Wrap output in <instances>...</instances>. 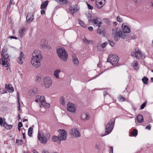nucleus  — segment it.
Masks as SVG:
<instances>
[{"label":"nucleus","mask_w":153,"mask_h":153,"mask_svg":"<svg viewBox=\"0 0 153 153\" xmlns=\"http://www.w3.org/2000/svg\"><path fill=\"white\" fill-rule=\"evenodd\" d=\"M52 140L53 141L56 142L59 141V143H60L61 141H62L60 140V139L58 135V136L53 135V137H52Z\"/></svg>","instance_id":"412c9836"},{"label":"nucleus","mask_w":153,"mask_h":153,"mask_svg":"<svg viewBox=\"0 0 153 153\" xmlns=\"http://www.w3.org/2000/svg\"><path fill=\"white\" fill-rule=\"evenodd\" d=\"M26 57L25 55L22 51L21 52L19 56L17 59V62L19 64H22L23 63V60H24Z\"/></svg>","instance_id":"ddd939ff"},{"label":"nucleus","mask_w":153,"mask_h":153,"mask_svg":"<svg viewBox=\"0 0 153 153\" xmlns=\"http://www.w3.org/2000/svg\"><path fill=\"white\" fill-rule=\"evenodd\" d=\"M113 24L114 25L116 26L117 25V23L116 22H114Z\"/></svg>","instance_id":"774afa93"},{"label":"nucleus","mask_w":153,"mask_h":153,"mask_svg":"<svg viewBox=\"0 0 153 153\" xmlns=\"http://www.w3.org/2000/svg\"><path fill=\"white\" fill-rule=\"evenodd\" d=\"M9 38L10 39H18L16 37L14 36H10L9 37Z\"/></svg>","instance_id":"5fc2aeb1"},{"label":"nucleus","mask_w":153,"mask_h":153,"mask_svg":"<svg viewBox=\"0 0 153 153\" xmlns=\"http://www.w3.org/2000/svg\"><path fill=\"white\" fill-rule=\"evenodd\" d=\"M117 20L118 22H123V19L119 16H117Z\"/></svg>","instance_id":"a19ab883"},{"label":"nucleus","mask_w":153,"mask_h":153,"mask_svg":"<svg viewBox=\"0 0 153 153\" xmlns=\"http://www.w3.org/2000/svg\"><path fill=\"white\" fill-rule=\"evenodd\" d=\"M37 89L36 88H34L33 89L30 90L29 92V94L30 96H34L37 94Z\"/></svg>","instance_id":"f3484780"},{"label":"nucleus","mask_w":153,"mask_h":153,"mask_svg":"<svg viewBox=\"0 0 153 153\" xmlns=\"http://www.w3.org/2000/svg\"><path fill=\"white\" fill-rule=\"evenodd\" d=\"M42 153H49L48 150H43L42 152Z\"/></svg>","instance_id":"6e6d98bb"},{"label":"nucleus","mask_w":153,"mask_h":153,"mask_svg":"<svg viewBox=\"0 0 153 153\" xmlns=\"http://www.w3.org/2000/svg\"><path fill=\"white\" fill-rule=\"evenodd\" d=\"M25 29V28H23L20 29L19 30V34L21 38L22 37L24 36Z\"/></svg>","instance_id":"c756f323"},{"label":"nucleus","mask_w":153,"mask_h":153,"mask_svg":"<svg viewBox=\"0 0 153 153\" xmlns=\"http://www.w3.org/2000/svg\"><path fill=\"white\" fill-rule=\"evenodd\" d=\"M34 14L32 12H30L28 13L26 16V20L30 22H31L33 20Z\"/></svg>","instance_id":"4468645a"},{"label":"nucleus","mask_w":153,"mask_h":153,"mask_svg":"<svg viewBox=\"0 0 153 153\" xmlns=\"http://www.w3.org/2000/svg\"><path fill=\"white\" fill-rule=\"evenodd\" d=\"M13 0H10L9 3V5H7V9L6 10V13H7L9 11L11 7V5H14L15 3L13 2Z\"/></svg>","instance_id":"5701e85b"},{"label":"nucleus","mask_w":153,"mask_h":153,"mask_svg":"<svg viewBox=\"0 0 153 153\" xmlns=\"http://www.w3.org/2000/svg\"><path fill=\"white\" fill-rule=\"evenodd\" d=\"M43 82L46 88H49L52 84L51 79L48 77H45L44 78Z\"/></svg>","instance_id":"9b49d317"},{"label":"nucleus","mask_w":153,"mask_h":153,"mask_svg":"<svg viewBox=\"0 0 153 153\" xmlns=\"http://www.w3.org/2000/svg\"><path fill=\"white\" fill-rule=\"evenodd\" d=\"M138 65V64L137 62L136 61H134V64L133 66V68L136 70H137L139 68Z\"/></svg>","instance_id":"473e14b6"},{"label":"nucleus","mask_w":153,"mask_h":153,"mask_svg":"<svg viewBox=\"0 0 153 153\" xmlns=\"http://www.w3.org/2000/svg\"><path fill=\"white\" fill-rule=\"evenodd\" d=\"M31 61V64L35 68H37L40 66V61L42 58L41 52L35 50L32 53Z\"/></svg>","instance_id":"f03ea898"},{"label":"nucleus","mask_w":153,"mask_h":153,"mask_svg":"<svg viewBox=\"0 0 153 153\" xmlns=\"http://www.w3.org/2000/svg\"><path fill=\"white\" fill-rule=\"evenodd\" d=\"M107 43L106 42H104L102 43L101 45V47H102L103 48H105V46L107 45Z\"/></svg>","instance_id":"de8ad7c7"},{"label":"nucleus","mask_w":153,"mask_h":153,"mask_svg":"<svg viewBox=\"0 0 153 153\" xmlns=\"http://www.w3.org/2000/svg\"><path fill=\"white\" fill-rule=\"evenodd\" d=\"M89 22H91L93 23L94 25L98 26L99 27H100L102 23L101 22L98 21V18H97L94 20L91 19L89 20Z\"/></svg>","instance_id":"2eb2a0df"},{"label":"nucleus","mask_w":153,"mask_h":153,"mask_svg":"<svg viewBox=\"0 0 153 153\" xmlns=\"http://www.w3.org/2000/svg\"><path fill=\"white\" fill-rule=\"evenodd\" d=\"M103 20L104 22L106 23H108L109 22V20L108 19H104Z\"/></svg>","instance_id":"864d4df0"},{"label":"nucleus","mask_w":153,"mask_h":153,"mask_svg":"<svg viewBox=\"0 0 153 153\" xmlns=\"http://www.w3.org/2000/svg\"><path fill=\"white\" fill-rule=\"evenodd\" d=\"M86 4L88 9L90 10H92L93 9V7L91 6L89 4H88V2H86Z\"/></svg>","instance_id":"c03bdc74"},{"label":"nucleus","mask_w":153,"mask_h":153,"mask_svg":"<svg viewBox=\"0 0 153 153\" xmlns=\"http://www.w3.org/2000/svg\"><path fill=\"white\" fill-rule=\"evenodd\" d=\"M119 98L120 100L122 101H124L125 100V98L121 95L119 96Z\"/></svg>","instance_id":"49530a36"},{"label":"nucleus","mask_w":153,"mask_h":153,"mask_svg":"<svg viewBox=\"0 0 153 153\" xmlns=\"http://www.w3.org/2000/svg\"><path fill=\"white\" fill-rule=\"evenodd\" d=\"M2 91H1V93L2 94H4L6 93V91L4 90L3 89H2Z\"/></svg>","instance_id":"e2e57ef3"},{"label":"nucleus","mask_w":153,"mask_h":153,"mask_svg":"<svg viewBox=\"0 0 153 153\" xmlns=\"http://www.w3.org/2000/svg\"><path fill=\"white\" fill-rule=\"evenodd\" d=\"M88 30L90 31H92L93 30V28L92 26H90L88 28Z\"/></svg>","instance_id":"4d7b16f0"},{"label":"nucleus","mask_w":153,"mask_h":153,"mask_svg":"<svg viewBox=\"0 0 153 153\" xmlns=\"http://www.w3.org/2000/svg\"><path fill=\"white\" fill-rule=\"evenodd\" d=\"M32 152L33 153H38V152L35 149H33V150Z\"/></svg>","instance_id":"680f3d73"},{"label":"nucleus","mask_w":153,"mask_h":153,"mask_svg":"<svg viewBox=\"0 0 153 153\" xmlns=\"http://www.w3.org/2000/svg\"><path fill=\"white\" fill-rule=\"evenodd\" d=\"M72 61L73 62V63L75 65H78L79 63V61L77 58L74 55H72Z\"/></svg>","instance_id":"6ab92c4d"},{"label":"nucleus","mask_w":153,"mask_h":153,"mask_svg":"<svg viewBox=\"0 0 153 153\" xmlns=\"http://www.w3.org/2000/svg\"><path fill=\"white\" fill-rule=\"evenodd\" d=\"M70 132L72 135L74 136L75 138H78L81 136V134L80 131L78 129L75 128L71 129Z\"/></svg>","instance_id":"f8f14e48"},{"label":"nucleus","mask_w":153,"mask_h":153,"mask_svg":"<svg viewBox=\"0 0 153 153\" xmlns=\"http://www.w3.org/2000/svg\"><path fill=\"white\" fill-rule=\"evenodd\" d=\"M122 28L123 33L118 28L116 29L114 37V39L115 41H117L120 38L126 39L129 37V36L128 33L131 32L130 28L127 26L124 25V24L122 25Z\"/></svg>","instance_id":"f257e3e1"},{"label":"nucleus","mask_w":153,"mask_h":153,"mask_svg":"<svg viewBox=\"0 0 153 153\" xmlns=\"http://www.w3.org/2000/svg\"><path fill=\"white\" fill-rule=\"evenodd\" d=\"M78 22L79 23L80 25L82 27L85 28H87V26L85 24V23L81 20L80 19H79L78 20Z\"/></svg>","instance_id":"cd10ccee"},{"label":"nucleus","mask_w":153,"mask_h":153,"mask_svg":"<svg viewBox=\"0 0 153 153\" xmlns=\"http://www.w3.org/2000/svg\"><path fill=\"white\" fill-rule=\"evenodd\" d=\"M5 88H6L9 92L12 93L14 91V88L10 84L5 85Z\"/></svg>","instance_id":"aec40b11"},{"label":"nucleus","mask_w":153,"mask_h":153,"mask_svg":"<svg viewBox=\"0 0 153 153\" xmlns=\"http://www.w3.org/2000/svg\"><path fill=\"white\" fill-rule=\"evenodd\" d=\"M65 99L64 97L63 96L61 97L60 99V102L61 104L63 105H65Z\"/></svg>","instance_id":"72a5a7b5"},{"label":"nucleus","mask_w":153,"mask_h":153,"mask_svg":"<svg viewBox=\"0 0 153 153\" xmlns=\"http://www.w3.org/2000/svg\"><path fill=\"white\" fill-rule=\"evenodd\" d=\"M97 33L101 36H105V31L103 28H99L97 30Z\"/></svg>","instance_id":"4be33fe9"},{"label":"nucleus","mask_w":153,"mask_h":153,"mask_svg":"<svg viewBox=\"0 0 153 153\" xmlns=\"http://www.w3.org/2000/svg\"><path fill=\"white\" fill-rule=\"evenodd\" d=\"M86 15H87V16L88 17H90V18L91 17V14H90V13H88Z\"/></svg>","instance_id":"052dcab7"},{"label":"nucleus","mask_w":153,"mask_h":153,"mask_svg":"<svg viewBox=\"0 0 153 153\" xmlns=\"http://www.w3.org/2000/svg\"><path fill=\"white\" fill-rule=\"evenodd\" d=\"M41 13L42 15H44L45 14V11L44 10H43L41 11Z\"/></svg>","instance_id":"bf43d9fd"},{"label":"nucleus","mask_w":153,"mask_h":153,"mask_svg":"<svg viewBox=\"0 0 153 153\" xmlns=\"http://www.w3.org/2000/svg\"><path fill=\"white\" fill-rule=\"evenodd\" d=\"M60 71V69H58L55 70L54 73V76L56 78L58 79L59 78V74Z\"/></svg>","instance_id":"bb28decb"},{"label":"nucleus","mask_w":153,"mask_h":153,"mask_svg":"<svg viewBox=\"0 0 153 153\" xmlns=\"http://www.w3.org/2000/svg\"><path fill=\"white\" fill-rule=\"evenodd\" d=\"M151 126L149 124L146 127V129H148L149 130H150L151 128Z\"/></svg>","instance_id":"8fccbe9b"},{"label":"nucleus","mask_w":153,"mask_h":153,"mask_svg":"<svg viewBox=\"0 0 153 153\" xmlns=\"http://www.w3.org/2000/svg\"><path fill=\"white\" fill-rule=\"evenodd\" d=\"M115 118L111 119L107 125L105 126V133L101 135L103 137L110 134L112 131L114 124Z\"/></svg>","instance_id":"39448f33"},{"label":"nucleus","mask_w":153,"mask_h":153,"mask_svg":"<svg viewBox=\"0 0 153 153\" xmlns=\"http://www.w3.org/2000/svg\"><path fill=\"white\" fill-rule=\"evenodd\" d=\"M137 4L138 3V1L137 0H133Z\"/></svg>","instance_id":"0e129e2a"},{"label":"nucleus","mask_w":153,"mask_h":153,"mask_svg":"<svg viewBox=\"0 0 153 153\" xmlns=\"http://www.w3.org/2000/svg\"><path fill=\"white\" fill-rule=\"evenodd\" d=\"M119 58L116 55H110L109 56L107 62H110L112 65L114 66H118Z\"/></svg>","instance_id":"6e6552de"},{"label":"nucleus","mask_w":153,"mask_h":153,"mask_svg":"<svg viewBox=\"0 0 153 153\" xmlns=\"http://www.w3.org/2000/svg\"><path fill=\"white\" fill-rule=\"evenodd\" d=\"M33 128L31 127H30L28 130V134L30 137L32 136Z\"/></svg>","instance_id":"f704fd0d"},{"label":"nucleus","mask_w":153,"mask_h":153,"mask_svg":"<svg viewBox=\"0 0 153 153\" xmlns=\"http://www.w3.org/2000/svg\"><path fill=\"white\" fill-rule=\"evenodd\" d=\"M4 121L3 120L2 117H0V125L1 126H2L4 124Z\"/></svg>","instance_id":"37998d69"},{"label":"nucleus","mask_w":153,"mask_h":153,"mask_svg":"<svg viewBox=\"0 0 153 153\" xmlns=\"http://www.w3.org/2000/svg\"><path fill=\"white\" fill-rule=\"evenodd\" d=\"M61 4H66L67 2V0H59Z\"/></svg>","instance_id":"79ce46f5"},{"label":"nucleus","mask_w":153,"mask_h":153,"mask_svg":"<svg viewBox=\"0 0 153 153\" xmlns=\"http://www.w3.org/2000/svg\"><path fill=\"white\" fill-rule=\"evenodd\" d=\"M36 79L37 80H38L39 79H40V77L39 76H37Z\"/></svg>","instance_id":"338daca9"},{"label":"nucleus","mask_w":153,"mask_h":153,"mask_svg":"<svg viewBox=\"0 0 153 153\" xmlns=\"http://www.w3.org/2000/svg\"><path fill=\"white\" fill-rule=\"evenodd\" d=\"M3 126H4L5 128L8 130L11 129L13 126L12 125L7 124L6 123L5 121H4V124H3Z\"/></svg>","instance_id":"393cba45"},{"label":"nucleus","mask_w":153,"mask_h":153,"mask_svg":"<svg viewBox=\"0 0 153 153\" xmlns=\"http://www.w3.org/2000/svg\"><path fill=\"white\" fill-rule=\"evenodd\" d=\"M107 94V92L106 91H103V94L104 97H105Z\"/></svg>","instance_id":"13d9d810"},{"label":"nucleus","mask_w":153,"mask_h":153,"mask_svg":"<svg viewBox=\"0 0 153 153\" xmlns=\"http://www.w3.org/2000/svg\"><path fill=\"white\" fill-rule=\"evenodd\" d=\"M131 133L133 136H136L137 134V131L136 129H134L132 132H131Z\"/></svg>","instance_id":"c9c22d12"},{"label":"nucleus","mask_w":153,"mask_h":153,"mask_svg":"<svg viewBox=\"0 0 153 153\" xmlns=\"http://www.w3.org/2000/svg\"><path fill=\"white\" fill-rule=\"evenodd\" d=\"M146 103L145 102H144L143 103V104L141 105V106L140 107V108L141 109H142L143 108H144L146 106Z\"/></svg>","instance_id":"a18cd8bd"},{"label":"nucleus","mask_w":153,"mask_h":153,"mask_svg":"<svg viewBox=\"0 0 153 153\" xmlns=\"http://www.w3.org/2000/svg\"><path fill=\"white\" fill-rule=\"evenodd\" d=\"M90 118V115H81L80 119L81 120H88Z\"/></svg>","instance_id":"2f4dec72"},{"label":"nucleus","mask_w":153,"mask_h":153,"mask_svg":"<svg viewBox=\"0 0 153 153\" xmlns=\"http://www.w3.org/2000/svg\"><path fill=\"white\" fill-rule=\"evenodd\" d=\"M42 107H41V112H45V111H44V109H42V110H41V109H42Z\"/></svg>","instance_id":"69168bd1"},{"label":"nucleus","mask_w":153,"mask_h":153,"mask_svg":"<svg viewBox=\"0 0 153 153\" xmlns=\"http://www.w3.org/2000/svg\"><path fill=\"white\" fill-rule=\"evenodd\" d=\"M23 126V124H22V123L21 122H19L18 123V127H22Z\"/></svg>","instance_id":"3c124183"},{"label":"nucleus","mask_w":153,"mask_h":153,"mask_svg":"<svg viewBox=\"0 0 153 153\" xmlns=\"http://www.w3.org/2000/svg\"><path fill=\"white\" fill-rule=\"evenodd\" d=\"M141 53L140 51L139 50L138 48H137L135 49L134 52H132L131 54L133 56L137 58H138V56L137 55V54L140 55Z\"/></svg>","instance_id":"a211bd4d"},{"label":"nucleus","mask_w":153,"mask_h":153,"mask_svg":"<svg viewBox=\"0 0 153 153\" xmlns=\"http://www.w3.org/2000/svg\"><path fill=\"white\" fill-rule=\"evenodd\" d=\"M105 4V0H104V2L99 0H96V6L98 8L100 9Z\"/></svg>","instance_id":"dca6fc26"},{"label":"nucleus","mask_w":153,"mask_h":153,"mask_svg":"<svg viewBox=\"0 0 153 153\" xmlns=\"http://www.w3.org/2000/svg\"><path fill=\"white\" fill-rule=\"evenodd\" d=\"M139 55L140 56L142 59H144L145 57V55L143 53H141Z\"/></svg>","instance_id":"09e8293b"},{"label":"nucleus","mask_w":153,"mask_h":153,"mask_svg":"<svg viewBox=\"0 0 153 153\" xmlns=\"http://www.w3.org/2000/svg\"><path fill=\"white\" fill-rule=\"evenodd\" d=\"M142 81L146 85L148 83V79L146 77V76H144L142 79Z\"/></svg>","instance_id":"e433bc0d"},{"label":"nucleus","mask_w":153,"mask_h":153,"mask_svg":"<svg viewBox=\"0 0 153 153\" xmlns=\"http://www.w3.org/2000/svg\"><path fill=\"white\" fill-rule=\"evenodd\" d=\"M67 109L68 111L72 113H75L76 111V105L72 103L68 102Z\"/></svg>","instance_id":"9d476101"},{"label":"nucleus","mask_w":153,"mask_h":153,"mask_svg":"<svg viewBox=\"0 0 153 153\" xmlns=\"http://www.w3.org/2000/svg\"><path fill=\"white\" fill-rule=\"evenodd\" d=\"M136 119L139 123H142L143 121V115H137Z\"/></svg>","instance_id":"b1692460"},{"label":"nucleus","mask_w":153,"mask_h":153,"mask_svg":"<svg viewBox=\"0 0 153 153\" xmlns=\"http://www.w3.org/2000/svg\"><path fill=\"white\" fill-rule=\"evenodd\" d=\"M83 41L85 43L88 45L89 44H92L93 42L92 41L88 40L86 38H84L83 39Z\"/></svg>","instance_id":"c85d7f7f"},{"label":"nucleus","mask_w":153,"mask_h":153,"mask_svg":"<svg viewBox=\"0 0 153 153\" xmlns=\"http://www.w3.org/2000/svg\"><path fill=\"white\" fill-rule=\"evenodd\" d=\"M17 96H18V103L19 104L18 108H19V111H20V103L19 102V92H17Z\"/></svg>","instance_id":"58836bf2"},{"label":"nucleus","mask_w":153,"mask_h":153,"mask_svg":"<svg viewBox=\"0 0 153 153\" xmlns=\"http://www.w3.org/2000/svg\"><path fill=\"white\" fill-rule=\"evenodd\" d=\"M50 134L49 133H46L45 134H40L39 132L38 134V138L40 142L43 144H46L48 140L50 138Z\"/></svg>","instance_id":"423d86ee"},{"label":"nucleus","mask_w":153,"mask_h":153,"mask_svg":"<svg viewBox=\"0 0 153 153\" xmlns=\"http://www.w3.org/2000/svg\"><path fill=\"white\" fill-rule=\"evenodd\" d=\"M35 102L39 103V106L42 109H44V111H46V109L49 108L50 105L49 104L47 103L45 101V99L44 96L39 95L36 96V97Z\"/></svg>","instance_id":"20e7f679"},{"label":"nucleus","mask_w":153,"mask_h":153,"mask_svg":"<svg viewBox=\"0 0 153 153\" xmlns=\"http://www.w3.org/2000/svg\"><path fill=\"white\" fill-rule=\"evenodd\" d=\"M69 10L72 13H76L77 11L76 9L74 8L72 6H71L69 7Z\"/></svg>","instance_id":"7c9ffc66"},{"label":"nucleus","mask_w":153,"mask_h":153,"mask_svg":"<svg viewBox=\"0 0 153 153\" xmlns=\"http://www.w3.org/2000/svg\"><path fill=\"white\" fill-rule=\"evenodd\" d=\"M48 1H46L42 3L41 6V9H44L46 8L48 4Z\"/></svg>","instance_id":"a878e982"},{"label":"nucleus","mask_w":153,"mask_h":153,"mask_svg":"<svg viewBox=\"0 0 153 153\" xmlns=\"http://www.w3.org/2000/svg\"><path fill=\"white\" fill-rule=\"evenodd\" d=\"M109 151H110V153H111H111H113V148L112 146H110L109 147Z\"/></svg>","instance_id":"603ef678"},{"label":"nucleus","mask_w":153,"mask_h":153,"mask_svg":"<svg viewBox=\"0 0 153 153\" xmlns=\"http://www.w3.org/2000/svg\"><path fill=\"white\" fill-rule=\"evenodd\" d=\"M57 53L59 58L63 61L65 62L68 59V55L65 50L59 48L57 50Z\"/></svg>","instance_id":"0eeeda50"},{"label":"nucleus","mask_w":153,"mask_h":153,"mask_svg":"<svg viewBox=\"0 0 153 153\" xmlns=\"http://www.w3.org/2000/svg\"><path fill=\"white\" fill-rule=\"evenodd\" d=\"M1 53V58L0 59V63L2 62V65L6 67H8L10 65L8 62L10 58L9 56L7 53V50L4 49H2Z\"/></svg>","instance_id":"7ed1b4c3"},{"label":"nucleus","mask_w":153,"mask_h":153,"mask_svg":"<svg viewBox=\"0 0 153 153\" xmlns=\"http://www.w3.org/2000/svg\"><path fill=\"white\" fill-rule=\"evenodd\" d=\"M23 140H22L16 139V143L19 145H22L23 144Z\"/></svg>","instance_id":"4c0bfd02"},{"label":"nucleus","mask_w":153,"mask_h":153,"mask_svg":"<svg viewBox=\"0 0 153 153\" xmlns=\"http://www.w3.org/2000/svg\"><path fill=\"white\" fill-rule=\"evenodd\" d=\"M108 42L109 44L111 45V46H114V42L112 40H108Z\"/></svg>","instance_id":"ea45409f"},{"label":"nucleus","mask_w":153,"mask_h":153,"mask_svg":"<svg viewBox=\"0 0 153 153\" xmlns=\"http://www.w3.org/2000/svg\"><path fill=\"white\" fill-rule=\"evenodd\" d=\"M59 133L58 136L62 141L65 140L68 135L67 132L65 130L59 129L57 131Z\"/></svg>","instance_id":"1a4fd4ad"}]
</instances>
